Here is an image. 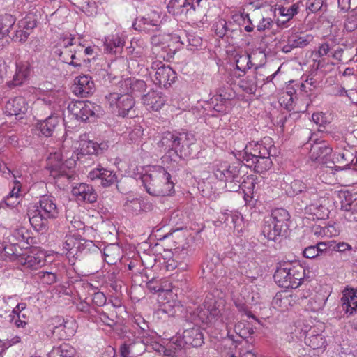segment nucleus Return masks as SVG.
<instances>
[{"instance_id":"nucleus-1","label":"nucleus","mask_w":357,"mask_h":357,"mask_svg":"<svg viewBox=\"0 0 357 357\" xmlns=\"http://www.w3.org/2000/svg\"><path fill=\"white\" fill-rule=\"evenodd\" d=\"M287 195L295 196L303 194L305 218L309 220H324L328 216L329 211L326 204L328 203L326 193L318 188L314 183H304L300 179H295L286 190Z\"/></svg>"},{"instance_id":"nucleus-2","label":"nucleus","mask_w":357,"mask_h":357,"mask_svg":"<svg viewBox=\"0 0 357 357\" xmlns=\"http://www.w3.org/2000/svg\"><path fill=\"white\" fill-rule=\"evenodd\" d=\"M146 84L142 80L126 79L120 83L119 91H114L106 96L107 101L113 113L125 116L135 105L132 96L137 91H143Z\"/></svg>"},{"instance_id":"nucleus-3","label":"nucleus","mask_w":357,"mask_h":357,"mask_svg":"<svg viewBox=\"0 0 357 357\" xmlns=\"http://www.w3.org/2000/svg\"><path fill=\"white\" fill-rule=\"evenodd\" d=\"M141 178L146 192L152 196L169 195L174 184L170 174L162 166L147 165L142 167Z\"/></svg>"},{"instance_id":"nucleus-4","label":"nucleus","mask_w":357,"mask_h":357,"mask_svg":"<svg viewBox=\"0 0 357 357\" xmlns=\"http://www.w3.org/2000/svg\"><path fill=\"white\" fill-rule=\"evenodd\" d=\"M59 214V208L55 199L48 195L42 196L28 212L30 223L38 231H45L48 220L56 219Z\"/></svg>"},{"instance_id":"nucleus-5","label":"nucleus","mask_w":357,"mask_h":357,"mask_svg":"<svg viewBox=\"0 0 357 357\" xmlns=\"http://www.w3.org/2000/svg\"><path fill=\"white\" fill-rule=\"evenodd\" d=\"M270 152L271 150L261 144L251 142L243 151H239L238 157L245 166L252 169L257 173H263L271 167Z\"/></svg>"},{"instance_id":"nucleus-6","label":"nucleus","mask_w":357,"mask_h":357,"mask_svg":"<svg viewBox=\"0 0 357 357\" xmlns=\"http://www.w3.org/2000/svg\"><path fill=\"white\" fill-rule=\"evenodd\" d=\"M64 143L63 150L50 153L47 165L52 177L55 178L63 177L69 180L73 176L71 169L75 166L76 160L74 158V153L64 151L65 146L70 144V142L66 138Z\"/></svg>"},{"instance_id":"nucleus-7","label":"nucleus","mask_w":357,"mask_h":357,"mask_svg":"<svg viewBox=\"0 0 357 357\" xmlns=\"http://www.w3.org/2000/svg\"><path fill=\"white\" fill-rule=\"evenodd\" d=\"M278 286L286 289H296L305 278V269L299 265L289 262L279 263L273 275Z\"/></svg>"},{"instance_id":"nucleus-8","label":"nucleus","mask_w":357,"mask_h":357,"mask_svg":"<svg viewBox=\"0 0 357 357\" xmlns=\"http://www.w3.org/2000/svg\"><path fill=\"white\" fill-rule=\"evenodd\" d=\"M197 317L204 324L219 325L224 323L228 328L234 321V316L232 312L223 308L222 303H217L213 299L206 301L204 307L199 310Z\"/></svg>"},{"instance_id":"nucleus-9","label":"nucleus","mask_w":357,"mask_h":357,"mask_svg":"<svg viewBox=\"0 0 357 357\" xmlns=\"http://www.w3.org/2000/svg\"><path fill=\"white\" fill-rule=\"evenodd\" d=\"M203 343L204 337L200 328L193 326L185 329L182 336L179 335L174 338L173 342L165 350V356L166 357H182L183 351L181 349L185 345L197 347L201 346Z\"/></svg>"},{"instance_id":"nucleus-10","label":"nucleus","mask_w":357,"mask_h":357,"mask_svg":"<svg viewBox=\"0 0 357 357\" xmlns=\"http://www.w3.org/2000/svg\"><path fill=\"white\" fill-rule=\"evenodd\" d=\"M213 169L215 176L225 182V187L229 191L236 192L241 188L242 175L239 164L217 161L213 164Z\"/></svg>"},{"instance_id":"nucleus-11","label":"nucleus","mask_w":357,"mask_h":357,"mask_svg":"<svg viewBox=\"0 0 357 357\" xmlns=\"http://www.w3.org/2000/svg\"><path fill=\"white\" fill-rule=\"evenodd\" d=\"M192 135L186 132H166L161 136L158 145L167 153L172 151L176 156L186 155L185 146L189 147L192 144Z\"/></svg>"},{"instance_id":"nucleus-12","label":"nucleus","mask_w":357,"mask_h":357,"mask_svg":"<svg viewBox=\"0 0 357 357\" xmlns=\"http://www.w3.org/2000/svg\"><path fill=\"white\" fill-rule=\"evenodd\" d=\"M77 324L73 318L56 316L51 318L47 324V331L54 339L67 340L73 337L77 331Z\"/></svg>"},{"instance_id":"nucleus-13","label":"nucleus","mask_w":357,"mask_h":357,"mask_svg":"<svg viewBox=\"0 0 357 357\" xmlns=\"http://www.w3.org/2000/svg\"><path fill=\"white\" fill-rule=\"evenodd\" d=\"M68 110L76 119L82 121L102 114L101 107L89 101L71 102L68 105Z\"/></svg>"},{"instance_id":"nucleus-14","label":"nucleus","mask_w":357,"mask_h":357,"mask_svg":"<svg viewBox=\"0 0 357 357\" xmlns=\"http://www.w3.org/2000/svg\"><path fill=\"white\" fill-rule=\"evenodd\" d=\"M339 196L344 218L349 222H357V192L344 191L341 192Z\"/></svg>"},{"instance_id":"nucleus-15","label":"nucleus","mask_w":357,"mask_h":357,"mask_svg":"<svg viewBox=\"0 0 357 357\" xmlns=\"http://www.w3.org/2000/svg\"><path fill=\"white\" fill-rule=\"evenodd\" d=\"M151 68L155 70V81L160 86L166 88L175 81L176 73L169 66L162 63L161 61H152Z\"/></svg>"},{"instance_id":"nucleus-16","label":"nucleus","mask_w":357,"mask_h":357,"mask_svg":"<svg viewBox=\"0 0 357 357\" xmlns=\"http://www.w3.org/2000/svg\"><path fill=\"white\" fill-rule=\"evenodd\" d=\"M220 222L225 224L226 227L234 229L237 233H241L244 229L243 218L236 211L227 210L222 212L218 218Z\"/></svg>"},{"instance_id":"nucleus-17","label":"nucleus","mask_w":357,"mask_h":357,"mask_svg":"<svg viewBox=\"0 0 357 357\" xmlns=\"http://www.w3.org/2000/svg\"><path fill=\"white\" fill-rule=\"evenodd\" d=\"M234 97V92L229 86H222L217 91V94L212 98V102L220 101V105L216 104L214 109L218 112L226 113L229 109V100Z\"/></svg>"},{"instance_id":"nucleus-18","label":"nucleus","mask_w":357,"mask_h":357,"mask_svg":"<svg viewBox=\"0 0 357 357\" xmlns=\"http://www.w3.org/2000/svg\"><path fill=\"white\" fill-rule=\"evenodd\" d=\"M88 178L91 181L100 180L101 185L104 187L110 186L117 180L115 173L102 167L91 170L88 174Z\"/></svg>"},{"instance_id":"nucleus-19","label":"nucleus","mask_w":357,"mask_h":357,"mask_svg":"<svg viewBox=\"0 0 357 357\" xmlns=\"http://www.w3.org/2000/svg\"><path fill=\"white\" fill-rule=\"evenodd\" d=\"M72 195L78 201L93 203L97 200V194L93 187L86 183H79L72 189Z\"/></svg>"},{"instance_id":"nucleus-20","label":"nucleus","mask_w":357,"mask_h":357,"mask_svg":"<svg viewBox=\"0 0 357 357\" xmlns=\"http://www.w3.org/2000/svg\"><path fill=\"white\" fill-rule=\"evenodd\" d=\"M330 296V291L326 286L321 287L318 291L310 296L308 300L307 308L313 312L323 310Z\"/></svg>"},{"instance_id":"nucleus-21","label":"nucleus","mask_w":357,"mask_h":357,"mask_svg":"<svg viewBox=\"0 0 357 357\" xmlns=\"http://www.w3.org/2000/svg\"><path fill=\"white\" fill-rule=\"evenodd\" d=\"M94 91V83L89 75H82L75 78L73 92L80 96H86Z\"/></svg>"},{"instance_id":"nucleus-22","label":"nucleus","mask_w":357,"mask_h":357,"mask_svg":"<svg viewBox=\"0 0 357 357\" xmlns=\"http://www.w3.org/2000/svg\"><path fill=\"white\" fill-rule=\"evenodd\" d=\"M195 0H170L167 6L169 13L176 17H185L192 8Z\"/></svg>"},{"instance_id":"nucleus-23","label":"nucleus","mask_w":357,"mask_h":357,"mask_svg":"<svg viewBox=\"0 0 357 357\" xmlns=\"http://www.w3.org/2000/svg\"><path fill=\"white\" fill-rule=\"evenodd\" d=\"M305 343L312 349H324L327 346L325 335L315 328H312L307 332Z\"/></svg>"},{"instance_id":"nucleus-24","label":"nucleus","mask_w":357,"mask_h":357,"mask_svg":"<svg viewBox=\"0 0 357 357\" xmlns=\"http://www.w3.org/2000/svg\"><path fill=\"white\" fill-rule=\"evenodd\" d=\"M30 75V66L26 61L16 62V70L12 81L8 82L9 87L20 86L29 78Z\"/></svg>"},{"instance_id":"nucleus-25","label":"nucleus","mask_w":357,"mask_h":357,"mask_svg":"<svg viewBox=\"0 0 357 357\" xmlns=\"http://www.w3.org/2000/svg\"><path fill=\"white\" fill-rule=\"evenodd\" d=\"M341 303L342 310L346 314H352L357 310V290L345 289L342 292Z\"/></svg>"},{"instance_id":"nucleus-26","label":"nucleus","mask_w":357,"mask_h":357,"mask_svg":"<svg viewBox=\"0 0 357 357\" xmlns=\"http://www.w3.org/2000/svg\"><path fill=\"white\" fill-rule=\"evenodd\" d=\"M61 126L60 119L57 116L51 115L43 121H38L36 127L40 131L41 134L46 137L52 136L54 131Z\"/></svg>"},{"instance_id":"nucleus-27","label":"nucleus","mask_w":357,"mask_h":357,"mask_svg":"<svg viewBox=\"0 0 357 357\" xmlns=\"http://www.w3.org/2000/svg\"><path fill=\"white\" fill-rule=\"evenodd\" d=\"M166 100L161 93L153 91L144 95L142 102L148 110L158 111L164 105Z\"/></svg>"},{"instance_id":"nucleus-28","label":"nucleus","mask_w":357,"mask_h":357,"mask_svg":"<svg viewBox=\"0 0 357 357\" xmlns=\"http://www.w3.org/2000/svg\"><path fill=\"white\" fill-rule=\"evenodd\" d=\"M17 263L27 268L37 269L44 265L45 255L41 252L31 255L23 253L18 257Z\"/></svg>"},{"instance_id":"nucleus-29","label":"nucleus","mask_w":357,"mask_h":357,"mask_svg":"<svg viewBox=\"0 0 357 357\" xmlns=\"http://www.w3.org/2000/svg\"><path fill=\"white\" fill-rule=\"evenodd\" d=\"M196 5H193L192 8L188 13L186 20H188L192 24H196L200 27L204 26L207 22L206 10L201 6L199 3L201 0H196Z\"/></svg>"},{"instance_id":"nucleus-30","label":"nucleus","mask_w":357,"mask_h":357,"mask_svg":"<svg viewBox=\"0 0 357 357\" xmlns=\"http://www.w3.org/2000/svg\"><path fill=\"white\" fill-rule=\"evenodd\" d=\"M27 103L23 97L18 96L8 100L5 106V112L8 115H18L27 111Z\"/></svg>"},{"instance_id":"nucleus-31","label":"nucleus","mask_w":357,"mask_h":357,"mask_svg":"<svg viewBox=\"0 0 357 357\" xmlns=\"http://www.w3.org/2000/svg\"><path fill=\"white\" fill-rule=\"evenodd\" d=\"M8 174L10 175V177L13 178V186L11 191L7 196L5 202H6V204L8 206H9L10 207H14V206H17L20 202L18 200V198H19L20 192L21 188H22V184H21L22 178L20 176H18V179H17V176L15 174L11 172L10 170H9Z\"/></svg>"},{"instance_id":"nucleus-32","label":"nucleus","mask_w":357,"mask_h":357,"mask_svg":"<svg viewBox=\"0 0 357 357\" xmlns=\"http://www.w3.org/2000/svg\"><path fill=\"white\" fill-rule=\"evenodd\" d=\"M262 234L268 240L276 241L279 237L286 235L287 231L273 222L265 218Z\"/></svg>"},{"instance_id":"nucleus-33","label":"nucleus","mask_w":357,"mask_h":357,"mask_svg":"<svg viewBox=\"0 0 357 357\" xmlns=\"http://www.w3.org/2000/svg\"><path fill=\"white\" fill-rule=\"evenodd\" d=\"M266 218L287 231L289 228L288 222L289 214L287 210L284 208H276L272 211L271 215Z\"/></svg>"},{"instance_id":"nucleus-34","label":"nucleus","mask_w":357,"mask_h":357,"mask_svg":"<svg viewBox=\"0 0 357 357\" xmlns=\"http://www.w3.org/2000/svg\"><path fill=\"white\" fill-rule=\"evenodd\" d=\"M331 151L332 149L327 145L326 142L324 141L316 142L311 146L310 157L314 161L324 160L331 153Z\"/></svg>"},{"instance_id":"nucleus-35","label":"nucleus","mask_w":357,"mask_h":357,"mask_svg":"<svg viewBox=\"0 0 357 357\" xmlns=\"http://www.w3.org/2000/svg\"><path fill=\"white\" fill-rule=\"evenodd\" d=\"M4 253V257L10 261H18V257L22 254L18 252L17 244L11 241H0V254Z\"/></svg>"},{"instance_id":"nucleus-36","label":"nucleus","mask_w":357,"mask_h":357,"mask_svg":"<svg viewBox=\"0 0 357 357\" xmlns=\"http://www.w3.org/2000/svg\"><path fill=\"white\" fill-rule=\"evenodd\" d=\"M124 206L127 211L137 214L142 211L151 209V204L144 203V199L140 198L128 197Z\"/></svg>"},{"instance_id":"nucleus-37","label":"nucleus","mask_w":357,"mask_h":357,"mask_svg":"<svg viewBox=\"0 0 357 357\" xmlns=\"http://www.w3.org/2000/svg\"><path fill=\"white\" fill-rule=\"evenodd\" d=\"M82 243L79 238L73 236H66L63 243V250L68 257H77Z\"/></svg>"},{"instance_id":"nucleus-38","label":"nucleus","mask_w":357,"mask_h":357,"mask_svg":"<svg viewBox=\"0 0 357 357\" xmlns=\"http://www.w3.org/2000/svg\"><path fill=\"white\" fill-rule=\"evenodd\" d=\"M4 236H6V239L11 241L15 244L19 243H26L29 244V239L31 236L27 229L24 227H21L14 230L12 233L5 231Z\"/></svg>"},{"instance_id":"nucleus-39","label":"nucleus","mask_w":357,"mask_h":357,"mask_svg":"<svg viewBox=\"0 0 357 357\" xmlns=\"http://www.w3.org/2000/svg\"><path fill=\"white\" fill-rule=\"evenodd\" d=\"M124 43L123 38L118 34L107 36L104 41V51L109 54L116 53L123 47Z\"/></svg>"},{"instance_id":"nucleus-40","label":"nucleus","mask_w":357,"mask_h":357,"mask_svg":"<svg viewBox=\"0 0 357 357\" xmlns=\"http://www.w3.org/2000/svg\"><path fill=\"white\" fill-rule=\"evenodd\" d=\"M100 151L98 143L92 140L81 139L79 143V152L77 154V159H81L82 155H98Z\"/></svg>"},{"instance_id":"nucleus-41","label":"nucleus","mask_w":357,"mask_h":357,"mask_svg":"<svg viewBox=\"0 0 357 357\" xmlns=\"http://www.w3.org/2000/svg\"><path fill=\"white\" fill-rule=\"evenodd\" d=\"M293 301L294 298L291 295L278 293L273 299L272 305L274 308L278 310L286 311L292 305Z\"/></svg>"},{"instance_id":"nucleus-42","label":"nucleus","mask_w":357,"mask_h":357,"mask_svg":"<svg viewBox=\"0 0 357 357\" xmlns=\"http://www.w3.org/2000/svg\"><path fill=\"white\" fill-rule=\"evenodd\" d=\"M289 38L291 45L295 48L306 47L314 39V36L312 34L297 33L291 34Z\"/></svg>"},{"instance_id":"nucleus-43","label":"nucleus","mask_w":357,"mask_h":357,"mask_svg":"<svg viewBox=\"0 0 357 357\" xmlns=\"http://www.w3.org/2000/svg\"><path fill=\"white\" fill-rule=\"evenodd\" d=\"M105 260L113 264L121 259V248L116 244H110L104 248Z\"/></svg>"},{"instance_id":"nucleus-44","label":"nucleus","mask_w":357,"mask_h":357,"mask_svg":"<svg viewBox=\"0 0 357 357\" xmlns=\"http://www.w3.org/2000/svg\"><path fill=\"white\" fill-rule=\"evenodd\" d=\"M75 349L68 344H63L58 347H54L49 353L48 357H74Z\"/></svg>"},{"instance_id":"nucleus-45","label":"nucleus","mask_w":357,"mask_h":357,"mask_svg":"<svg viewBox=\"0 0 357 357\" xmlns=\"http://www.w3.org/2000/svg\"><path fill=\"white\" fill-rule=\"evenodd\" d=\"M301 6H304L302 1H298L291 5L289 8L279 6L278 8H275L274 13L275 15H276L278 13L280 15L285 17H287V20H289L298 13V10Z\"/></svg>"},{"instance_id":"nucleus-46","label":"nucleus","mask_w":357,"mask_h":357,"mask_svg":"<svg viewBox=\"0 0 357 357\" xmlns=\"http://www.w3.org/2000/svg\"><path fill=\"white\" fill-rule=\"evenodd\" d=\"M334 160L336 162L342 165V167H348L351 164L357 162L355 156L349 150H344L342 152L337 153Z\"/></svg>"},{"instance_id":"nucleus-47","label":"nucleus","mask_w":357,"mask_h":357,"mask_svg":"<svg viewBox=\"0 0 357 357\" xmlns=\"http://www.w3.org/2000/svg\"><path fill=\"white\" fill-rule=\"evenodd\" d=\"M185 252L180 253L175 251L172 256L165 259V266L167 270L173 271L178 266L183 259L185 258Z\"/></svg>"},{"instance_id":"nucleus-48","label":"nucleus","mask_w":357,"mask_h":357,"mask_svg":"<svg viewBox=\"0 0 357 357\" xmlns=\"http://www.w3.org/2000/svg\"><path fill=\"white\" fill-rule=\"evenodd\" d=\"M239 86L245 93L254 94L257 90L256 77H246L239 82Z\"/></svg>"},{"instance_id":"nucleus-49","label":"nucleus","mask_w":357,"mask_h":357,"mask_svg":"<svg viewBox=\"0 0 357 357\" xmlns=\"http://www.w3.org/2000/svg\"><path fill=\"white\" fill-rule=\"evenodd\" d=\"M236 66L238 70L245 73L246 70L250 69L252 66L250 55L247 53L238 55L236 60Z\"/></svg>"},{"instance_id":"nucleus-50","label":"nucleus","mask_w":357,"mask_h":357,"mask_svg":"<svg viewBox=\"0 0 357 357\" xmlns=\"http://www.w3.org/2000/svg\"><path fill=\"white\" fill-rule=\"evenodd\" d=\"M15 22V17L9 14H6L0 17V31L4 35L7 36L10 29Z\"/></svg>"},{"instance_id":"nucleus-51","label":"nucleus","mask_w":357,"mask_h":357,"mask_svg":"<svg viewBox=\"0 0 357 357\" xmlns=\"http://www.w3.org/2000/svg\"><path fill=\"white\" fill-rule=\"evenodd\" d=\"M74 37L71 33H66L61 35L57 45L54 48H61V50H68L69 46L73 45Z\"/></svg>"},{"instance_id":"nucleus-52","label":"nucleus","mask_w":357,"mask_h":357,"mask_svg":"<svg viewBox=\"0 0 357 357\" xmlns=\"http://www.w3.org/2000/svg\"><path fill=\"white\" fill-rule=\"evenodd\" d=\"M228 22L224 19H218L214 24V31L219 38H223L227 35Z\"/></svg>"},{"instance_id":"nucleus-53","label":"nucleus","mask_w":357,"mask_h":357,"mask_svg":"<svg viewBox=\"0 0 357 357\" xmlns=\"http://www.w3.org/2000/svg\"><path fill=\"white\" fill-rule=\"evenodd\" d=\"M38 278L42 282L47 284H52L56 282V273L52 271H40L38 273Z\"/></svg>"},{"instance_id":"nucleus-54","label":"nucleus","mask_w":357,"mask_h":357,"mask_svg":"<svg viewBox=\"0 0 357 357\" xmlns=\"http://www.w3.org/2000/svg\"><path fill=\"white\" fill-rule=\"evenodd\" d=\"M169 38V36H165V35H158V36H153L151 38V43L153 45V52L158 51V47L161 46L162 49H165L167 45H166L165 40L166 39H168Z\"/></svg>"},{"instance_id":"nucleus-55","label":"nucleus","mask_w":357,"mask_h":357,"mask_svg":"<svg viewBox=\"0 0 357 357\" xmlns=\"http://www.w3.org/2000/svg\"><path fill=\"white\" fill-rule=\"evenodd\" d=\"M188 46L190 47V50L198 49L202 46V39L201 37L197 36L195 33H188L186 34Z\"/></svg>"},{"instance_id":"nucleus-56","label":"nucleus","mask_w":357,"mask_h":357,"mask_svg":"<svg viewBox=\"0 0 357 357\" xmlns=\"http://www.w3.org/2000/svg\"><path fill=\"white\" fill-rule=\"evenodd\" d=\"M227 25V35L231 38L239 36L241 33V29L240 27V23L238 22L229 21Z\"/></svg>"},{"instance_id":"nucleus-57","label":"nucleus","mask_w":357,"mask_h":357,"mask_svg":"<svg viewBox=\"0 0 357 357\" xmlns=\"http://www.w3.org/2000/svg\"><path fill=\"white\" fill-rule=\"evenodd\" d=\"M139 22V23L143 24L144 26L151 25L153 26H157L160 24V16L158 15V14H157L155 13H153V16L151 18L142 17ZM142 29H146L147 27L144 26Z\"/></svg>"},{"instance_id":"nucleus-58","label":"nucleus","mask_w":357,"mask_h":357,"mask_svg":"<svg viewBox=\"0 0 357 357\" xmlns=\"http://www.w3.org/2000/svg\"><path fill=\"white\" fill-rule=\"evenodd\" d=\"M302 3L305 1V7L311 13L318 11L322 6V0H302Z\"/></svg>"},{"instance_id":"nucleus-59","label":"nucleus","mask_w":357,"mask_h":357,"mask_svg":"<svg viewBox=\"0 0 357 357\" xmlns=\"http://www.w3.org/2000/svg\"><path fill=\"white\" fill-rule=\"evenodd\" d=\"M312 119L314 123L319 126H324L328 123H329L326 114L323 113L322 112H317L314 113L312 115Z\"/></svg>"},{"instance_id":"nucleus-60","label":"nucleus","mask_w":357,"mask_h":357,"mask_svg":"<svg viewBox=\"0 0 357 357\" xmlns=\"http://www.w3.org/2000/svg\"><path fill=\"white\" fill-rule=\"evenodd\" d=\"M36 23L34 20H31L29 17H25L24 19L20 20L18 23V26L20 29H23L24 30H27L28 31H31L34 27H36Z\"/></svg>"},{"instance_id":"nucleus-61","label":"nucleus","mask_w":357,"mask_h":357,"mask_svg":"<svg viewBox=\"0 0 357 357\" xmlns=\"http://www.w3.org/2000/svg\"><path fill=\"white\" fill-rule=\"evenodd\" d=\"M96 321L102 322L104 325L112 326L114 324V320L109 318L107 313L103 311L98 312V318Z\"/></svg>"},{"instance_id":"nucleus-62","label":"nucleus","mask_w":357,"mask_h":357,"mask_svg":"<svg viewBox=\"0 0 357 357\" xmlns=\"http://www.w3.org/2000/svg\"><path fill=\"white\" fill-rule=\"evenodd\" d=\"M273 20L270 17H263L257 26L259 31L270 30L273 26Z\"/></svg>"},{"instance_id":"nucleus-63","label":"nucleus","mask_w":357,"mask_h":357,"mask_svg":"<svg viewBox=\"0 0 357 357\" xmlns=\"http://www.w3.org/2000/svg\"><path fill=\"white\" fill-rule=\"evenodd\" d=\"M241 188H242L244 191L248 190L249 193L253 192L256 189L255 179L248 177L247 180L243 181V184L241 183Z\"/></svg>"},{"instance_id":"nucleus-64","label":"nucleus","mask_w":357,"mask_h":357,"mask_svg":"<svg viewBox=\"0 0 357 357\" xmlns=\"http://www.w3.org/2000/svg\"><path fill=\"white\" fill-rule=\"evenodd\" d=\"M29 35H30L29 31H28L27 30H24L23 29H20L18 26V29H17L13 38H14V40L21 42V43H23L27 40Z\"/></svg>"}]
</instances>
